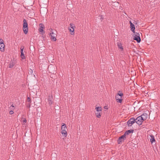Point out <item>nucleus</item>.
Segmentation results:
<instances>
[{"mask_svg":"<svg viewBox=\"0 0 160 160\" xmlns=\"http://www.w3.org/2000/svg\"><path fill=\"white\" fill-rule=\"evenodd\" d=\"M123 94L122 91H119L115 96V98L118 102L121 103L122 101V96Z\"/></svg>","mask_w":160,"mask_h":160,"instance_id":"1","label":"nucleus"},{"mask_svg":"<svg viewBox=\"0 0 160 160\" xmlns=\"http://www.w3.org/2000/svg\"><path fill=\"white\" fill-rule=\"evenodd\" d=\"M51 37V39L52 41H55L56 40V37L57 36L56 31H53L52 29H51L50 32L49 34Z\"/></svg>","mask_w":160,"mask_h":160,"instance_id":"2","label":"nucleus"},{"mask_svg":"<svg viewBox=\"0 0 160 160\" xmlns=\"http://www.w3.org/2000/svg\"><path fill=\"white\" fill-rule=\"evenodd\" d=\"M48 70L51 73L54 74L56 73V70L55 67L52 66L48 67Z\"/></svg>","mask_w":160,"mask_h":160,"instance_id":"3","label":"nucleus"},{"mask_svg":"<svg viewBox=\"0 0 160 160\" xmlns=\"http://www.w3.org/2000/svg\"><path fill=\"white\" fill-rule=\"evenodd\" d=\"M135 122V119L132 118L130 119L127 122V124L128 126H131Z\"/></svg>","mask_w":160,"mask_h":160,"instance_id":"4","label":"nucleus"},{"mask_svg":"<svg viewBox=\"0 0 160 160\" xmlns=\"http://www.w3.org/2000/svg\"><path fill=\"white\" fill-rule=\"evenodd\" d=\"M48 104L50 105H51L53 104V97L52 95H49L48 97Z\"/></svg>","mask_w":160,"mask_h":160,"instance_id":"5","label":"nucleus"},{"mask_svg":"<svg viewBox=\"0 0 160 160\" xmlns=\"http://www.w3.org/2000/svg\"><path fill=\"white\" fill-rule=\"evenodd\" d=\"M0 50L2 52H3L4 51V44L2 39H0Z\"/></svg>","mask_w":160,"mask_h":160,"instance_id":"6","label":"nucleus"},{"mask_svg":"<svg viewBox=\"0 0 160 160\" xmlns=\"http://www.w3.org/2000/svg\"><path fill=\"white\" fill-rule=\"evenodd\" d=\"M144 121L140 116L135 119V122L138 124L141 125Z\"/></svg>","mask_w":160,"mask_h":160,"instance_id":"7","label":"nucleus"},{"mask_svg":"<svg viewBox=\"0 0 160 160\" xmlns=\"http://www.w3.org/2000/svg\"><path fill=\"white\" fill-rule=\"evenodd\" d=\"M126 139V137L124 134L122 135L121 137H120L118 140V144H120L122 142L124 141Z\"/></svg>","mask_w":160,"mask_h":160,"instance_id":"8","label":"nucleus"},{"mask_svg":"<svg viewBox=\"0 0 160 160\" xmlns=\"http://www.w3.org/2000/svg\"><path fill=\"white\" fill-rule=\"evenodd\" d=\"M134 39L136 40L138 42H139L141 41V39L139 37V33H137L134 36Z\"/></svg>","mask_w":160,"mask_h":160,"instance_id":"9","label":"nucleus"},{"mask_svg":"<svg viewBox=\"0 0 160 160\" xmlns=\"http://www.w3.org/2000/svg\"><path fill=\"white\" fill-rule=\"evenodd\" d=\"M130 28L131 29V30L133 32H135V26L133 24L131 21L130 22Z\"/></svg>","mask_w":160,"mask_h":160,"instance_id":"10","label":"nucleus"},{"mask_svg":"<svg viewBox=\"0 0 160 160\" xmlns=\"http://www.w3.org/2000/svg\"><path fill=\"white\" fill-rule=\"evenodd\" d=\"M141 118L143 120H145L147 118L148 115L147 113H143L142 115H141L140 116Z\"/></svg>","mask_w":160,"mask_h":160,"instance_id":"11","label":"nucleus"},{"mask_svg":"<svg viewBox=\"0 0 160 160\" xmlns=\"http://www.w3.org/2000/svg\"><path fill=\"white\" fill-rule=\"evenodd\" d=\"M40 28H39L38 30L40 32H43V29L44 28V25L42 23H40L39 24Z\"/></svg>","mask_w":160,"mask_h":160,"instance_id":"12","label":"nucleus"},{"mask_svg":"<svg viewBox=\"0 0 160 160\" xmlns=\"http://www.w3.org/2000/svg\"><path fill=\"white\" fill-rule=\"evenodd\" d=\"M23 23L22 24V27L24 28H28V24L27 22V20L25 19H24L23 21Z\"/></svg>","mask_w":160,"mask_h":160,"instance_id":"13","label":"nucleus"},{"mask_svg":"<svg viewBox=\"0 0 160 160\" xmlns=\"http://www.w3.org/2000/svg\"><path fill=\"white\" fill-rule=\"evenodd\" d=\"M133 130H128L127 131H126L125 133H124V135L126 137V135H128L129 134L132 133L133 132Z\"/></svg>","mask_w":160,"mask_h":160,"instance_id":"14","label":"nucleus"},{"mask_svg":"<svg viewBox=\"0 0 160 160\" xmlns=\"http://www.w3.org/2000/svg\"><path fill=\"white\" fill-rule=\"evenodd\" d=\"M117 46L118 48L122 51L123 50V47L122 46V44L121 43H117Z\"/></svg>","mask_w":160,"mask_h":160,"instance_id":"15","label":"nucleus"},{"mask_svg":"<svg viewBox=\"0 0 160 160\" xmlns=\"http://www.w3.org/2000/svg\"><path fill=\"white\" fill-rule=\"evenodd\" d=\"M149 139L152 143L155 141L154 136L152 135H150Z\"/></svg>","mask_w":160,"mask_h":160,"instance_id":"16","label":"nucleus"},{"mask_svg":"<svg viewBox=\"0 0 160 160\" xmlns=\"http://www.w3.org/2000/svg\"><path fill=\"white\" fill-rule=\"evenodd\" d=\"M22 30L25 34H27L28 33V28H24V27H22Z\"/></svg>","mask_w":160,"mask_h":160,"instance_id":"17","label":"nucleus"},{"mask_svg":"<svg viewBox=\"0 0 160 160\" xmlns=\"http://www.w3.org/2000/svg\"><path fill=\"white\" fill-rule=\"evenodd\" d=\"M61 133L63 136L65 137H66L67 135V132L66 130H62Z\"/></svg>","mask_w":160,"mask_h":160,"instance_id":"18","label":"nucleus"},{"mask_svg":"<svg viewBox=\"0 0 160 160\" xmlns=\"http://www.w3.org/2000/svg\"><path fill=\"white\" fill-rule=\"evenodd\" d=\"M66 125L64 123H62L61 128V130H66Z\"/></svg>","mask_w":160,"mask_h":160,"instance_id":"19","label":"nucleus"},{"mask_svg":"<svg viewBox=\"0 0 160 160\" xmlns=\"http://www.w3.org/2000/svg\"><path fill=\"white\" fill-rule=\"evenodd\" d=\"M68 30H69V31L71 32V35H74V28H68Z\"/></svg>","mask_w":160,"mask_h":160,"instance_id":"20","label":"nucleus"},{"mask_svg":"<svg viewBox=\"0 0 160 160\" xmlns=\"http://www.w3.org/2000/svg\"><path fill=\"white\" fill-rule=\"evenodd\" d=\"M14 63L13 62H10L9 64V68H12L13 67V66H14Z\"/></svg>","mask_w":160,"mask_h":160,"instance_id":"21","label":"nucleus"},{"mask_svg":"<svg viewBox=\"0 0 160 160\" xmlns=\"http://www.w3.org/2000/svg\"><path fill=\"white\" fill-rule=\"evenodd\" d=\"M95 109L97 112H101L102 110V108L101 107H98L95 108Z\"/></svg>","mask_w":160,"mask_h":160,"instance_id":"22","label":"nucleus"},{"mask_svg":"<svg viewBox=\"0 0 160 160\" xmlns=\"http://www.w3.org/2000/svg\"><path fill=\"white\" fill-rule=\"evenodd\" d=\"M21 57L22 59H25V56L24 52H21Z\"/></svg>","mask_w":160,"mask_h":160,"instance_id":"23","label":"nucleus"},{"mask_svg":"<svg viewBox=\"0 0 160 160\" xmlns=\"http://www.w3.org/2000/svg\"><path fill=\"white\" fill-rule=\"evenodd\" d=\"M95 114L97 118H100V117L101 116L100 112H96Z\"/></svg>","mask_w":160,"mask_h":160,"instance_id":"24","label":"nucleus"},{"mask_svg":"<svg viewBox=\"0 0 160 160\" xmlns=\"http://www.w3.org/2000/svg\"><path fill=\"white\" fill-rule=\"evenodd\" d=\"M9 109L12 110H14V106L13 105H11L9 107Z\"/></svg>","mask_w":160,"mask_h":160,"instance_id":"25","label":"nucleus"},{"mask_svg":"<svg viewBox=\"0 0 160 160\" xmlns=\"http://www.w3.org/2000/svg\"><path fill=\"white\" fill-rule=\"evenodd\" d=\"M70 28H75V26L72 24L71 23L70 24Z\"/></svg>","mask_w":160,"mask_h":160,"instance_id":"26","label":"nucleus"},{"mask_svg":"<svg viewBox=\"0 0 160 160\" xmlns=\"http://www.w3.org/2000/svg\"><path fill=\"white\" fill-rule=\"evenodd\" d=\"M27 120L25 119L22 121V124H24L25 123H26L27 122Z\"/></svg>","mask_w":160,"mask_h":160,"instance_id":"27","label":"nucleus"},{"mask_svg":"<svg viewBox=\"0 0 160 160\" xmlns=\"http://www.w3.org/2000/svg\"><path fill=\"white\" fill-rule=\"evenodd\" d=\"M13 113H14V112L12 110H11L9 112V114L11 115L13 114Z\"/></svg>","mask_w":160,"mask_h":160,"instance_id":"28","label":"nucleus"},{"mask_svg":"<svg viewBox=\"0 0 160 160\" xmlns=\"http://www.w3.org/2000/svg\"><path fill=\"white\" fill-rule=\"evenodd\" d=\"M33 72V71H32V69H30L29 70V73H30V74H32V73Z\"/></svg>","mask_w":160,"mask_h":160,"instance_id":"29","label":"nucleus"},{"mask_svg":"<svg viewBox=\"0 0 160 160\" xmlns=\"http://www.w3.org/2000/svg\"><path fill=\"white\" fill-rule=\"evenodd\" d=\"M27 101L29 102H30V101H31V99L30 98L28 97V98H27Z\"/></svg>","mask_w":160,"mask_h":160,"instance_id":"30","label":"nucleus"},{"mask_svg":"<svg viewBox=\"0 0 160 160\" xmlns=\"http://www.w3.org/2000/svg\"><path fill=\"white\" fill-rule=\"evenodd\" d=\"M24 47L23 46H22L20 48V49H24Z\"/></svg>","mask_w":160,"mask_h":160,"instance_id":"31","label":"nucleus"},{"mask_svg":"<svg viewBox=\"0 0 160 160\" xmlns=\"http://www.w3.org/2000/svg\"><path fill=\"white\" fill-rule=\"evenodd\" d=\"M21 52H23V49H21Z\"/></svg>","mask_w":160,"mask_h":160,"instance_id":"32","label":"nucleus"}]
</instances>
